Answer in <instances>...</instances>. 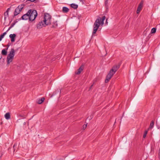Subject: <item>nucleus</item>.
<instances>
[{
  "label": "nucleus",
  "mask_w": 160,
  "mask_h": 160,
  "mask_svg": "<svg viewBox=\"0 0 160 160\" xmlns=\"http://www.w3.org/2000/svg\"><path fill=\"white\" fill-rule=\"evenodd\" d=\"M30 12H28V11L26 14H24L21 17V19L25 20H26L28 19L29 20V14Z\"/></svg>",
  "instance_id": "nucleus-7"
},
{
  "label": "nucleus",
  "mask_w": 160,
  "mask_h": 160,
  "mask_svg": "<svg viewBox=\"0 0 160 160\" xmlns=\"http://www.w3.org/2000/svg\"><path fill=\"white\" fill-rule=\"evenodd\" d=\"M143 4V2L142 1H141L139 4L138 7L137 9V13L138 14L140 13V11L142 9Z\"/></svg>",
  "instance_id": "nucleus-8"
},
{
  "label": "nucleus",
  "mask_w": 160,
  "mask_h": 160,
  "mask_svg": "<svg viewBox=\"0 0 160 160\" xmlns=\"http://www.w3.org/2000/svg\"><path fill=\"white\" fill-rule=\"evenodd\" d=\"M6 34V32H4L2 34L0 35V41L4 38V36Z\"/></svg>",
  "instance_id": "nucleus-18"
},
{
  "label": "nucleus",
  "mask_w": 160,
  "mask_h": 160,
  "mask_svg": "<svg viewBox=\"0 0 160 160\" xmlns=\"http://www.w3.org/2000/svg\"><path fill=\"white\" fill-rule=\"evenodd\" d=\"M93 86V85H92L90 88V89H91L92 87Z\"/></svg>",
  "instance_id": "nucleus-30"
},
{
  "label": "nucleus",
  "mask_w": 160,
  "mask_h": 160,
  "mask_svg": "<svg viewBox=\"0 0 160 160\" xmlns=\"http://www.w3.org/2000/svg\"><path fill=\"white\" fill-rule=\"evenodd\" d=\"M69 9L66 7H63L62 8V12L64 13H67L69 11Z\"/></svg>",
  "instance_id": "nucleus-14"
},
{
  "label": "nucleus",
  "mask_w": 160,
  "mask_h": 160,
  "mask_svg": "<svg viewBox=\"0 0 160 160\" xmlns=\"http://www.w3.org/2000/svg\"><path fill=\"white\" fill-rule=\"evenodd\" d=\"M28 12H30L29 14V21H33L37 16L38 14L36 10H35L29 9Z\"/></svg>",
  "instance_id": "nucleus-4"
},
{
  "label": "nucleus",
  "mask_w": 160,
  "mask_h": 160,
  "mask_svg": "<svg viewBox=\"0 0 160 160\" xmlns=\"http://www.w3.org/2000/svg\"><path fill=\"white\" fill-rule=\"evenodd\" d=\"M44 98H42L38 100L37 102L39 104L42 103L44 101Z\"/></svg>",
  "instance_id": "nucleus-17"
},
{
  "label": "nucleus",
  "mask_w": 160,
  "mask_h": 160,
  "mask_svg": "<svg viewBox=\"0 0 160 160\" xmlns=\"http://www.w3.org/2000/svg\"><path fill=\"white\" fill-rule=\"evenodd\" d=\"M92 118V117L91 116L90 118H89V117H88V118H87V119H88L89 120H90V119H91Z\"/></svg>",
  "instance_id": "nucleus-28"
},
{
  "label": "nucleus",
  "mask_w": 160,
  "mask_h": 160,
  "mask_svg": "<svg viewBox=\"0 0 160 160\" xmlns=\"http://www.w3.org/2000/svg\"><path fill=\"white\" fill-rule=\"evenodd\" d=\"M115 73L112 69H111L106 76V78L105 81V82L106 83H108Z\"/></svg>",
  "instance_id": "nucleus-6"
},
{
  "label": "nucleus",
  "mask_w": 160,
  "mask_h": 160,
  "mask_svg": "<svg viewBox=\"0 0 160 160\" xmlns=\"http://www.w3.org/2000/svg\"><path fill=\"white\" fill-rule=\"evenodd\" d=\"M87 126V124H84L83 125V127L84 129H85Z\"/></svg>",
  "instance_id": "nucleus-25"
},
{
  "label": "nucleus",
  "mask_w": 160,
  "mask_h": 160,
  "mask_svg": "<svg viewBox=\"0 0 160 160\" xmlns=\"http://www.w3.org/2000/svg\"><path fill=\"white\" fill-rule=\"evenodd\" d=\"M10 10V8H8V9H7V11H6V12H9V10Z\"/></svg>",
  "instance_id": "nucleus-27"
},
{
  "label": "nucleus",
  "mask_w": 160,
  "mask_h": 160,
  "mask_svg": "<svg viewBox=\"0 0 160 160\" xmlns=\"http://www.w3.org/2000/svg\"><path fill=\"white\" fill-rule=\"evenodd\" d=\"M71 7L74 9H76L78 8V5L74 3H72L70 5Z\"/></svg>",
  "instance_id": "nucleus-15"
},
{
  "label": "nucleus",
  "mask_w": 160,
  "mask_h": 160,
  "mask_svg": "<svg viewBox=\"0 0 160 160\" xmlns=\"http://www.w3.org/2000/svg\"><path fill=\"white\" fill-rule=\"evenodd\" d=\"M5 118L7 120L9 119L10 118V113L9 112L7 113L5 115Z\"/></svg>",
  "instance_id": "nucleus-13"
},
{
  "label": "nucleus",
  "mask_w": 160,
  "mask_h": 160,
  "mask_svg": "<svg viewBox=\"0 0 160 160\" xmlns=\"http://www.w3.org/2000/svg\"><path fill=\"white\" fill-rule=\"evenodd\" d=\"M16 36V35L15 34H10L9 35V37L11 39V41L12 42H15V38Z\"/></svg>",
  "instance_id": "nucleus-10"
},
{
  "label": "nucleus",
  "mask_w": 160,
  "mask_h": 160,
  "mask_svg": "<svg viewBox=\"0 0 160 160\" xmlns=\"http://www.w3.org/2000/svg\"><path fill=\"white\" fill-rule=\"evenodd\" d=\"M2 58V57L1 56H0V60Z\"/></svg>",
  "instance_id": "nucleus-31"
},
{
  "label": "nucleus",
  "mask_w": 160,
  "mask_h": 160,
  "mask_svg": "<svg viewBox=\"0 0 160 160\" xmlns=\"http://www.w3.org/2000/svg\"><path fill=\"white\" fill-rule=\"evenodd\" d=\"M120 66V64L118 63V64H116L111 69L116 72L118 70Z\"/></svg>",
  "instance_id": "nucleus-9"
},
{
  "label": "nucleus",
  "mask_w": 160,
  "mask_h": 160,
  "mask_svg": "<svg viewBox=\"0 0 160 160\" xmlns=\"http://www.w3.org/2000/svg\"><path fill=\"white\" fill-rule=\"evenodd\" d=\"M83 68L82 66H81L80 68L78 70V71L75 72L77 74H79L83 70Z\"/></svg>",
  "instance_id": "nucleus-11"
},
{
  "label": "nucleus",
  "mask_w": 160,
  "mask_h": 160,
  "mask_svg": "<svg viewBox=\"0 0 160 160\" xmlns=\"http://www.w3.org/2000/svg\"><path fill=\"white\" fill-rule=\"evenodd\" d=\"M51 17L49 14L48 13H45L43 20H41L37 25V28L40 29L43 27H45L47 25L51 24Z\"/></svg>",
  "instance_id": "nucleus-1"
},
{
  "label": "nucleus",
  "mask_w": 160,
  "mask_h": 160,
  "mask_svg": "<svg viewBox=\"0 0 160 160\" xmlns=\"http://www.w3.org/2000/svg\"><path fill=\"white\" fill-rule=\"evenodd\" d=\"M4 15H5L4 18H5V19L6 17H8V12H6H6L4 13Z\"/></svg>",
  "instance_id": "nucleus-21"
},
{
  "label": "nucleus",
  "mask_w": 160,
  "mask_h": 160,
  "mask_svg": "<svg viewBox=\"0 0 160 160\" xmlns=\"http://www.w3.org/2000/svg\"><path fill=\"white\" fill-rule=\"evenodd\" d=\"M16 22H13L12 23L10 27H9V29L13 27L16 24Z\"/></svg>",
  "instance_id": "nucleus-23"
},
{
  "label": "nucleus",
  "mask_w": 160,
  "mask_h": 160,
  "mask_svg": "<svg viewBox=\"0 0 160 160\" xmlns=\"http://www.w3.org/2000/svg\"><path fill=\"white\" fill-rule=\"evenodd\" d=\"M156 31V29L155 28H153L152 29L151 31V33H155Z\"/></svg>",
  "instance_id": "nucleus-20"
},
{
  "label": "nucleus",
  "mask_w": 160,
  "mask_h": 160,
  "mask_svg": "<svg viewBox=\"0 0 160 160\" xmlns=\"http://www.w3.org/2000/svg\"><path fill=\"white\" fill-rule=\"evenodd\" d=\"M8 49V47L6 48V50L5 49H3L2 51V54L3 55H6L7 53V50Z\"/></svg>",
  "instance_id": "nucleus-12"
},
{
  "label": "nucleus",
  "mask_w": 160,
  "mask_h": 160,
  "mask_svg": "<svg viewBox=\"0 0 160 160\" xmlns=\"http://www.w3.org/2000/svg\"><path fill=\"white\" fill-rule=\"evenodd\" d=\"M158 155V158L160 159V148H159V150Z\"/></svg>",
  "instance_id": "nucleus-24"
},
{
  "label": "nucleus",
  "mask_w": 160,
  "mask_h": 160,
  "mask_svg": "<svg viewBox=\"0 0 160 160\" xmlns=\"http://www.w3.org/2000/svg\"><path fill=\"white\" fill-rule=\"evenodd\" d=\"M25 7L24 4H20L15 9L14 12V16H16L19 14Z\"/></svg>",
  "instance_id": "nucleus-5"
},
{
  "label": "nucleus",
  "mask_w": 160,
  "mask_h": 160,
  "mask_svg": "<svg viewBox=\"0 0 160 160\" xmlns=\"http://www.w3.org/2000/svg\"><path fill=\"white\" fill-rule=\"evenodd\" d=\"M108 3V0L106 1V2H105V5H106V4H107Z\"/></svg>",
  "instance_id": "nucleus-29"
},
{
  "label": "nucleus",
  "mask_w": 160,
  "mask_h": 160,
  "mask_svg": "<svg viewBox=\"0 0 160 160\" xmlns=\"http://www.w3.org/2000/svg\"><path fill=\"white\" fill-rule=\"evenodd\" d=\"M36 0H27V1H30L31 2H34Z\"/></svg>",
  "instance_id": "nucleus-26"
},
{
  "label": "nucleus",
  "mask_w": 160,
  "mask_h": 160,
  "mask_svg": "<svg viewBox=\"0 0 160 160\" xmlns=\"http://www.w3.org/2000/svg\"><path fill=\"white\" fill-rule=\"evenodd\" d=\"M147 133H148V131L146 130L145 131L144 134L143 135V138H145L146 137V136L147 134Z\"/></svg>",
  "instance_id": "nucleus-22"
},
{
  "label": "nucleus",
  "mask_w": 160,
  "mask_h": 160,
  "mask_svg": "<svg viewBox=\"0 0 160 160\" xmlns=\"http://www.w3.org/2000/svg\"><path fill=\"white\" fill-rule=\"evenodd\" d=\"M58 25L57 21H55L52 23V27L54 28H56L57 27Z\"/></svg>",
  "instance_id": "nucleus-16"
},
{
  "label": "nucleus",
  "mask_w": 160,
  "mask_h": 160,
  "mask_svg": "<svg viewBox=\"0 0 160 160\" xmlns=\"http://www.w3.org/2000/svg\"><path fill=\"white\" fill-rule=\"evenodd\" d=\"M105 18V16H104L102 18L99 17L96 20L93 25V31L92 35L96 33L100 24H101L102 25L104 24V21Z\"/></svg>",
  "instance_id": "nucleus-2"
},
{
  "label": "nucleus",
  "mask_w": 160,
  "mask_h": 160,
  "mask_svg": "<svg viewBox=\"0 0 160 160\" xmlns=\"http://www.w3.org/2000/svg\"><path fill=\"white\" fill-rule=\"evenodd\" d=\"M154 122L153 121H152L151 122V123L150 124L149 128H151V129L154 126Z\"/></svg>",
  "instance_id": "nucleus-19"
},
{
  "label": "nucleus",
  "mask_w": 160,
  "mask_h": 160,
  "mask_svg": "<svg viewBox=\"0 0 160 160\" xmlns=\"http://www.w3.org/2000/svg\"><path fill=\"white\" fill-rule=\"evenodd\" d=\"M15 51L13 48H12L9 54H8L7 58V64H9L12 62L15 55Z\"/></svg>",
  "instance_id": "nucleus-3"
}]
</instances>
